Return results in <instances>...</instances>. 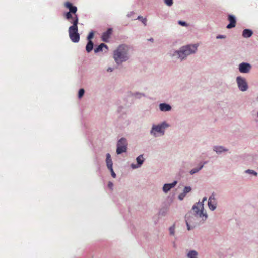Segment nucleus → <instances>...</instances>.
I'll list each match as a JSON object with an SVG mask.
<instances>
[{
	"instance_id": "4",
	"label": "nucleus",
	"mask_w": 258,
	"mask_h": 258,
	"mask_svg": "<svg viewBox=\"0 0 258 258\" xmlns=\"http://www.w3.org/2000/svg\"><path fill=\"white\" fill-rule=\"evenodd\" d=\"M207 200L206 197H204L202 202L196 203L192 207V210L195 213L194 217L202 218L203 220L206 219L207 216L204 213V204L203 202Z\"/></svg>"
},
{
	"instance_id": "36",
	"label": "nucleus",
	"mask_w": 258,
	"mask_h": 258,
	"mask_svg": "<svg viewBox=\"0 0 258 258\" xmlns=\"http://www.w3.org/2000/svg\"><path fill=\"white\" fill-rule=\"evenodd\" d=\"M150 41H153V38H151L149 39Z\"/></svg>"
},
{
	"instance_id": "20",
	"label": "nucleus",
	"mask_w": 258,
	"mask_h": 258,
	"mask_svg": "<svg viewBox=\"0 0 258 258\" xmlns=\"http://www.w3.org/2000/svg\"><path fill=\"white\" fill-rule=\"evenodd\" d=\"M198 253L194 250L190 251L188 252L187 256L189 258H197Z\"/></svg>"
},
{
	"instance_id": "19",
	"label": "nucleus",
	"mask_w": 258,
	"mask_h": 258,
	"mask_svg": "<svg viewBox=\"0 0 258 258\" xmlns=\"http://www.w3.org/2000/svg\"><path fill=\"white\" fill-rule=\"evenodd\" d=\"M93 48V43L91 40L88 41L87 45L86 46V50L87 52H90Z\"/></svg>"
},
{
	"instance_id": "23",
	"label": "nucleus",
	"mask_w": 258,
	"mask_h": 258,
	"mask_svg": "<svg viewBox=\"0 0 258 258\" xmlns=\"http://www.w3.org/2000/svg\"><path fill=\"white\" fill-rule=\"evenodd\" d=\"M191 189L190 187H189V186L185 187V188H184V190H183V194H184L183 196H185L186 194L189 192L191 191Z\"/></svg>"
},
{
	"instance_id": "37",
	"label": "nucleus",
	"mask_w": 258,
	"mask_h": 258,
	"mask_svg": "<svg viewBox=\"0 0 258 258\" xmlns=\"http://www.w3.org/2000/svg\"><path fill=\"white\" fill-rule=\"evenodd\" d=\"M257 100H258V97L257 98Z\"/></svg>"
},
{
	"instance_id": "28",
	"label": "nucleus",
	"mask_w": 258,
	"mask_h": 258,
	"mask_svg": "<svg viewBox=\"0 0 258 258\" xmlns=\"http://www.w3.org/2000/svg\"><path fill=\"white\" fill-rule=\"evenodd\" d=\"M138 19H141V21L142 22V23H143L145 25H146V22H147L146 18H143L141 16H139Z\"/></svg>"
},
{
	"instance_id": "11",
	"label": "nucleus",
	"mask_w": 258,
	"mask_h": 258,
	"mask_svg": "<svg viewBox=\"0 0 258 258\" xmlns=\"http://www.w3.org/2000/svg\"><path fill=\"white\" fill-rule=\"evenodd\" d=\"M112 30L111 28H109L108 30L104 32L102 35V40L104 42H108L109 38L112 33Z\"/></svg>"
},
{
	"instance_id": "3",
	"label": "nucleus",
	"mask_w": 258,
	"mask_h": 258,
	"mask_svg": "<svg viewBox=\"0 0 258 258\" xmlns=\"http://www.w3.org/2000/svg\"><path fill=\"white\" fill-rule=\"evenodd\" d=\"M197 49V45L196 44L183 46L179 51H176L173 56L182 60L187 55L195 53Z\"/></svg>"
},
{
	"instance_id": "31",
	"label": "nucleus",
	"mask_w": 258,
	"mask_h": 258,
	"mask_svg": "<svg viewBox=\"0 0 258 258\" xmlns=\"http://www.w3.org/2000/svg\"><path fill=\"white\" fill-rule=\"evenodd\" d=\"M113 186V183L111 182H109L108 183V187L110 189H112Z\"/></svg>"
},
{
	"instance_id": "29",
	"label": "nucleus",
	"mask_w": 258,
	"mask_h": 258,
	"mask_svg": "<svg viewBox=\"0 0 258 258\" xmlns=\"http://www.w3.org/2000/svg\"><path fill=\"white\" fill-rule=\"evenodd\" d=\"M93 36H94V33L93 32H90L87 37V39L88 40V41L91 40V39L92 38H93Z\"/></svg>"
},
{
	"instance_id": "21",
	"label": "nucleus",
	"mask_w": 258,
	"mask_h": 258,
	"mask_svg": "<svg viewBox=\"0 0 258 258\" xmlns=\"http://www.w3.org/2000/svg\"><path fill=\"white\" fill-rule=\"evenodd\" d=\"M206 163V162H204L203 164L201 165L200 166L199 168H194L190 171V173L192 175L194 174L197 172H198L199 170H200L204 166V164Z\"/></svg>"
},
{
	"instance_id": "13",
	"label": "nucleus",
	"mask_w": 258,
	"mask_h": 258,
	"mask_svg": "<svg viewBox=\"0 0 258 258\" xmlns=\"http://www.w3.org/2000/svg\"><path fill=\"white\" fill-rule=\"evenodd\" d=\"M185 218L186 225L187 227V229H188V230H190L191 229V228H190L189 224H190V223H191L192 222V221L190 220V218H191V219L194 218L193 214L191 213H188L185 215Z\"/></svg>"
},
{
	"instance_id": "5",
	"label": "nucleus",
	"mask_w": 258,
	"mask_h": 258,
	"mask_svg": "<svg viewBox=\"0 0 258 258\" xmlns=\"http://www.w3.org/2000/svg\"><path fill=\"white\" fill-rule=\"evenodd\" d=\"M127 143L125 138H121L117 142L116 153L120 154L127 150Z\"/></svg>"
},
{
	"instance_id": "17",
	"label": "nucleus",
	"mask_w": 258,
	"mask_h": 258,
	"mask_svg": "<svg viewBox=\"0 0 258 258\" xmlns=\"http://www.w3.org/2000/svg\"><path fill=\"white\" fill-rule=\"evenodd\" d=\"M159 107H160V109L162 111H168L170 110L171 109V107L169 105L165 104V103L160 104Z\"/></svg>"
},
{
	"instance_id": "15",
	"label": "nucleus",
	"mask_w": 258,
	"mask_h": 258,
	"mask_svg": "<svg viewBox=\"0 0 258 258\" xmlns=\"http://www.w3.org/2000/svg\"><path fill=\"white\" fill-rule=\"evenodd\" d=\"M252 34L253 32L252 30L248 29H245L243 31L242 36L244 38H249L252 36Z\"/></svg>"
},
{
	"instance_id": "7",
	"label": "nucleus",
	"mask_w": 258,
	"mask_h": 258,
	"mask_svg": "<svg viewBox=\"0 0 258 258\" xmlns=\"http://www.w3.org/2000/svg\"><path fill=\"white\" fill-rule=\"evenodd\" d=\"M236 80L238 86L241 91H245L247 90L248 86L245 79L241 78V77H237Z\"/></svg>"
},
{
	"instance_id": "16",
	"label": "nucleus",
	"mask_w": 258,
	"mask_h": 258,
	"mask_svg": "<svg viewBox=\"0 0 258 258\" xmlns=\"http://www.w3.org/2000/svg\"><path fill=\"white\" fill-rule=\"evenodd\" d=\"M106 162L108 169L112 168L113 163L111 158V156L109 153H107L106 155Z\"/></svg>"
},
{
	"instance_id": "18",
	"label": "nucleus",
	"mask_w": 258,
	"mask_h": 258,
	"mask_svg": "<svg viewBox=\"0 0 258 258\" xmlns=\"http://www.w3.org/2000/svg\"><path fill=\"white\" fill-rule=\"evenodd\" d=\"M104 47L106 49H108V46L106 44H105L104 43H101L97 47L95 48V49H94L95 53H98V52L102 51L103 50V48Z\"/></svg>"
},
{
	"instance_id": "1",
	"label": "nucleus",
	"mask_w": 258,
	"mask_h": 258,
	"mask_svg": "<svg viewBox=\"0 0 258 258\" xmlns=\"http://www.w3.org/2000/svg\"><path fill=\"white\" fill-rule=\"evenodd\" d=\"M64 6L69 10V12L64 14V17L70 23L72 24L68 30L69 37L72 42H78L80 40V35L78 28L79 17L76 14L77 8L69 2H65Z\"/></svg>"
},
{
	"instance_id": "22",
	"label": "nucleus",
	"mask_w": 258,
	"mask_h": 258,
	"mask_svg": "<svg viewBox=\"0 0 258 258\" xmlns=\"http://www.w3.org/2000/svg\"><path fill=\"white\" fill-rule=\"evenodd\" d=\"M214 151H215L217 153H221L223 151H225V150L223 149V148L221 146L219 147H214Z\"/></svg>"
},
{
	"instance_id": "30",
	"label": "nucleus",
	"mask_w": 258,
	"mask_h": 258,
	"mask_svg": "<svg viewBox=\"0 0 258 258\" xmlns=\"http://www.w3.org/2000/svg\"><path fill=\"white\" fill-rule=\"evenodd\" d=\"M108 169L110 171L112 176L113 178H115V177H116V174H115V173H114V172L113 171V168H109V169Z\"/></svg>"
},
{
	"instance_id": "6",
	"label": "nucleus",
	"mask_w": 258,
	"mask_h": 258,
	"mask_svg": "<svg viewBox=\"0 0 258 258\" xmlns=\"http://www.w3.org/2000/svg\"><path fill=\"white\" fill-rule=\"evenodd\" d=\"M167 126L168 125L165 123L157 126H153L151 132L155 136H156V133H159L161 134V135H163L164 132V130Z\"/></svg>"
},
{
	"instance_id": "12",
	"label": "nucleus",
	"mask_w": 258,
	"mask_h": 258,
	"mask_svg": "<svg viewBox=\"0 0 258 258\" xmlns=\"http://www.w3.org/2000/svg\"><path fill=\"white\" fill-rule=\"evenodd\" d=\"M177 184V181H175L172 183L165 184L163 186V190L164 192L167 193L171 188H173Z\"/></svg>"
},
{
	"instance_id": "2",
	"label": "nucleus",
	"mask_w": 258,
	"mask_h": 258,
	"mask_svg": "<svg viewBox=\"0 0 258 258\" xmlns=\"http://www.w3.org/2000/svg\"><path fill=\"white\" fill-rule=\"evenodd\" d=\"M128 48L126 45H120L113 52V58L118 64L128 59Z\"/></svg>"
},
{
	"instance_id": "34",
	"label": "nucleus",
	"mask_w": 258,
	"mask_h": 258,
	"mask_svg": "<svg viewBox=\"0 0 258 258\" xmlns=\"http://www.w3.org/2000/svg\"><path fill=\"white\" fill-rule=\"evenodd\" d=\"M183 195H184V194H183V193H182V194H180V195H179V199L180 200H182V199H183V197H184V196H183Z\"/></svg>"
},
{
	"instance_id": "33",
	"label": "nucleus",
	"mask_w": 258,
	"mask_h": 258,
	"mask_svg": "<svg viewBox=\"0 0 258 258\" xmlns=\"http://www.w3.org/2000/svg\"><path fill=\"white\" fill-rule=\"evenodd\" d=\"M226 37L224 35H218L217 36V39L225 38Z\"/></svg>"
},
{
	"instance_id": "10",
	"label": "nucleus",
	"mask_w": 258,
	"mask_h": 258,
	"mask_svg": "<svg viewBox=\"0 0 258 258\" xmlns=\"http://www.w3.org/2000/svg\"><path fill=\"white\" fill-rule=\"evenodd\" d=\"M228 20L230 23L227 26V28L230 29L235 26L236 21L234 16L232 15H229L228 16Z\"/></svg>"
},
{
	"instance_id": "24",
	"label": "nucleus",
	"mask_w": 258,
	"mask_h": 258,
	"mask_svg": "<svg viewBox=\"0 0 258 258\" xmlns=\"http://www.w3.org/2000/svg\"><path fill=\"white\" fill-rule=\"evenodd\" d=\"M245 172L247 173L251 174H253L255 176H256L257 175V172H256L255 171H254V170H252L248 169L245 171Z\"/></svg>"
},
{
	"instance_id": "26",
	"label": "nucleus",
	"mask_w": 258,
	"mask_h": 258,
	"mask_svg": "<svg viewBox=\"0 0 258 258\" xmlns=\"http://www.w3.org/2000/svg\"><path fill=\"white\" fill-rule=\"evenodd\" d=\"M174 230H175V225H173L172 226L170 227L169 228V231L171 235L174 234Z\"/></svg>"
},
{
	"instance_id": "9",
	"label": "nucleus",
	"mask_w": 258,
	"mask_h": 258,
	"mask_svg": "<svg viewBox=\"0 0 258 258\" xmlns=\"http://www.w3.org/2000/svg\"><path fill=\"white\" fill-rule=\"evenodd\" d=\"M251 69V66L247 63H241L239 64V70L241 73H247L249 72Z\"/></svg>"
},
{
	"instance_id": "35",
	"label": "nucleus",
	"mask_w": 258,
	"mask_h": 258,
	"mask_svg": "<svg viewBox=\"0 0 258 258\" xmlns=\"http://www.w3.org/2000/svg\"><path fill=\"white\" fill-rule=\"evenodd\" d=\"M113 69L111 68H109L108 69H107V71H112Z\"/></svg>"
},
{
	"instance_id": "27",
	"label": "nucleus",
	"mask_w": 258,
	"mask_h": 258,
	"mask_svg": "<svg viewBox=\"0 0 258 258\" xmlns=\"http://www.w3.org/2000/svg\"><path fill=\"white\" fill-rule=\"evenodd\" d=\"M164 2L168 6H171L173 4V0H164Z\"/></svg>"
},
{
	"instance_id": "32",
	"label": "nucleus",
	"mask_w": 258,
	"mask_h": 258,
	"mask_svg": "<svg viewBox=\"0 0 258 258\" xmlns=\"http://www.w3.org/2000/svg\"><path fill=\"white\" fill-rule=\"evenodd\" d=\"M178 24L181 25V26H186V24L185 22L182 21H179Z\"/></svg>"
},
{
	"instance_id": "8",
	"label": "nucleus",
	"mask_w": 258,
	"mask_h": 258,
	"mask_svg": "<svg viewBox=\"0 0 258 258\" xmlns=\"http://www.w3.org/2000/svg\"><path fill=\"white\" fill-rule=\"evenodd\" d=\"M216 201L214 195L213 194L209 198L208 205L211 210H214L216 208Z\"/></svg>"
},
{
	"instance_id": "25",
	"label": "nucleus",
	"mask_w": 258,
	"mask_h": 258,
	"mask_svg": "<svg viewBox=\"0 0 258 258\" xmlns=\"http://www.w3.org/2000/svg\"><path fill=\"white\" fill-rule=\"evenodd\" d=\"M84 94V90L83 89H80L78 92V97L81 98Z\"/></svg>"
},
{
	"instance_id": "14",
	"label": "nucleus",
	"mask_w": 258,
	"mask_h": 258,
	"mask_svg": "<svg viewBox=\"0 0 258 258\" xmlns=\"http://www.w3.org/2000/svg\"><path fill=\"white\" fill-rule=\"evenodd\" d=\"M137 162L138 163V166H137L135 164H132V167L133 168H136L139 166H140L144 162V159H143V155H140V156H139L137 159Z\"/></svg>"
}]
</instances>
